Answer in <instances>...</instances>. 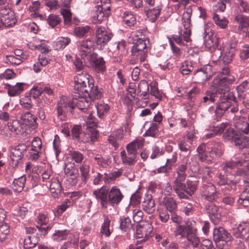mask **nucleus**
<instances>
[{
  "label": "nucleus",
  "instance_id": "4468645a",
  "mask_svg": "<svg viewBox=\"0 0 249 249\" xmlns=\"http://www.w3.org/2000/svg\"><path fill=\"white\" fill-rule=\"evenodd\" d=\"M96 42L98 45H106L112 38V34L105 27L99 26L96 30Z\"/></svg>",
  "mask_w": 249,
  "mask_h": 249
},
{
  "label": "nucleus",
  "instance_id": "a19ab883",
  "mask_svg": "<svg viewBox=\"0 0 249 249\" xmlns=\"http://www.w3.org/2000/svg\"><path fill=\"white\" fill-rule=\"evenodd\" d=\"M221 95L219 93H215L214 90H207L206 92L205 96L203 97V102L213 103L216 101L218 99H220Z\"/></svg>",
  "mask_w": 249,
  "mask_h": 249
},
{
  "label": "nucleus",
  "instance_id": "69168bd1",
  "mask_svg": "<svg viewBox=\"0 0 249 249\" xmlns=\"http://www.w3.org/2000/svg\"><path fill=\"white\" fill-rule=\"evenodd\" d=\"M71 205V202L69 199H66L61 205L58 206L55 212V214L57 215H61L67 208Z\"/></svg>",
  "mask_w": 249,
  "mask_h": 249
},
{
  "label": "nucleus",
  "instance_id": "5fc2aeb1",
  "mask_svg": "<svg viewBox=\"0 0 249 249\" xmlns=\"http://www.w3.org/2000/svg\"><path fill=\"white\" fill-rule=\"evenodd\" d=\"M122 162L124 164L132 165H134L136 162V160L132 157L128 156L125 150H123L120 153Z\"/></svg>",
  "mask_w": 249,
  "mask_h": 249
},
{
  "label": "nucleus",
  "instance_id": "de8ad7c7",
  "mask_svg": "<svg viewBox=\"0 0 249 249\" xmlns=\"http://www.w3.org/2000/svg\"><path fill=\"white\" fill-rule=\"evenodd\" d=\"M10 227L6 223H3L0 226V243L6 240L9 236Z\"/></svg>",
  "mask_w": 249,
  "mask_h": 249
},
{
  "label": "nucleus",
  "instance_id": "7c9ffc66",
  "mask_svg": "<svg viewBox=\"0 0 249 249\" xmlns=\"http://www.w3.org/2000/svg\"><path fill=\"white\" fill-rule=\"evenodd\" d=\"M24 83H17L15 86L8 85V94L10 96L18 95L23 90Z\"/></svg>",
  "mask_w": 249,
  "mask_h": 249
},
{
  "label": "nucleus",
  "instance_id": "3c124183",
  "mask_svg": "<svg viewBox=\"0 0 249 249\" xmlns=\"http://www.w3.org/2000/svg\"><path fill=\"white\" fill-rule=\"evenodd\" d=\"M72 136L73 139H76L79 142H82L83 134L84 132L82 131V127L81 125H76L73 127L71 129Z\"/></svg>",
  "mask_w": 249,
  "mask_h": 249
},
{
  "label": "nucleus",
  "instance_id": "37998d69",
  "mask_svg": "<svg viewBox=\"0 0 249 249\" xmlns=\"http://www.w3.org/2000/svg\"><path fill=\"white\" fill-rule=\"evenodd\" d=\"M70 234V231L67 230H56L52 235V238L53 240L61 241L66 239Z\"/></svg>",
  "mask_w": 249,
  "mask_h": 249
},
{
  "label": "nucleus",
  "instance_id": "423d86ee",
  "mask_svg": "<svg viewBox=\"0 0 249 249\" xmlns=\"http://www.w3.org/2000/svg\"><path fill=\"white\" fill-rule=\"evenodd\" d=\"M213 239L216 246L222 249L223 246L231 240L232 236L226 230L222 227L215 228L213 231Z\"/></svg>",
  "mask_w": 249,
  "mask_h": 249
},
{
  "label": "nucleus",
  "instance_id": "f3484780",
  "mask_svg": "<svg viewBox=\"0 0 249 249\" xmlns=\"http://www.w3.org/2000/svg\"><path fill=\"white\" fill-rule=\"evenodd\" d=\"M232 234L236 238L247 240L249 238V222H242L233 229Z\"/></svg>",
  "mask_w": 249,
  "mask_h": 249
},
{
  "label": "nucleus",
  "instance_id": "9d476101",
  "mask_svg": "<svg viewBox=\"0 0 249 249\" xmlns=\"http://www.w3.org/2000/svg\"><path fill=\"white\" fill-rule=\"evenodd\" d=\"M192 13V8L188 7L186 9L185 11L183 13L182 18V24L184 29L186 30L183 34V40L187 43L191 40L190 38L191 32L189 29V28L191 23Z\"/></svg>",
  "mask_w": 249,
  "mask_h": 249
},
{
  "label": "nucleus",
  "instance_id": "20e7f679",
  "mask_svg": "<svg viewBox=\"0 0 249 249\" xmlns=\"http://www.w3.org/2000/svg\"><path fill=\"white\" fill-rule=\"evenodd\" d=\"M237 44V41L236 40L231 39L219 48L220 57L225 64H228L232 61L236 51Z\"/></svg>",
  "mask_w": 249,
  "mask_h": 249
},
{
  "label": "nucleus",
  "instance_id": "cd10ccee",
  "mask_svg": "<svg viewBox=\"0 0 249 249\" xmlns=\"http://www.w3.org/2000/svg\"><path fill=\"white\" fill-rule=\"evenodd\" d=\"M90 168V165L85 161L83 162L79 167L81 180L82 182L84 184L86 183L90 177L89 173Z\"/></svg>",
  "mask_w": 249,
  "mask_h": 249
},
{
  "label": "nucleus",
  "instance_id": "72a5a7b5",
  "mask_svg": "<svg viewBox=\"0 0 249 249\" xmlns=\"http://www.w3.org/2000/svg\"><path fill=\"white\" fill-rule=\"evenodd\" d=\"M163 205L165 207V210L173 213L177 210V204L176 200L172 197H165L162 201Z\"/></svg>",
  "mask_w": 249,
  "mask_h": 249
},
{
  "label": "nucleus",
  "instance_id": "c9c22d12",
  "mask_svg": "<svg viewBox=\"0 0 249 249\" xmlns=\"http://www.w3.org/2000/svg\"><path fill=\"white\" fill-rule=\"evenodd\" d=\"M25 176H21L17 179H15L13 182V189L15 192H20L23 189L26 182Z\"/></svg>",
  "mask_w": 249,
  "mask_h": 249
},
{
  "label": "nucleus",
  "instance_id": "0e129e2a",
  "mask_svg": "<svg viewBox=\"0 0 249 249\" xmlns=\"http://www.w3.org/2000/svg\"><path fill=\"white\" fill-rule=\"evenodd\" d=\"M173 190L180 199L189 198L190 196L186 193V190H187L186 185H185L184 188H181L180 187L175 185L173 187Z\"/></svg>",
  "mask_w": 249,
  "mask_h": 249
},
{
  "label": "nucleus",
  "instance_id": "5701e85b",
  "mask_svg": "<svg viewBox=\"0 0 249 249\" xmlns=\"http://www.w3.org/2000/svg\"><path fill=\"white\" fill-rule=\"evenodd\" d=\"M202 197L203 199L210 202L215 200L218 197L215 186L212 184L206 185L202 194Z\"/></svg>",
  "mask_w": 249,
  "mask_h": 249
},
{
  "label": "nucleus",
  "instance_id": "052dcab7",
  "mask_svg": "<svg viewBox=\"0 0 249 249\" xmlns=\"http://www.w3.org/2000/svg\"><path fill=\"white\" fill-rule=\"evenodd\" d=\"M47 20L49 25L52 28H54L60 23L61 18L58 15L51 14L48 16Z\"/></svg>",
  "mask_w": 249,
  "mask_h": 249
},
{
  "label": "nucleus",
  "instance_id": "f257e3e1",
  "mask_svg": "<svg viewBox=\"0 0 249 249\" xmlns=\"http://www.w3.org/2000/svg\"><path fill=\"white\" fill-rule=\"evenodd\" d=\"M74 90L75 94L71 103L68 104L71 112L77 108L83 112L89 107L91 101L100 98L102 92L94 86L92 77L86 72H82L74 78Z\"/></svg>",
  "mask_w": 249,
  "mask_h": 249
},
{
  "label": "nucleus",
  "instance_id": "393cba45",
  "mask_svg": "<svg viewBox=\"0 0 249 249\" xmlns=\"http://www.w3.org/2000/svg\"><path fill=\"white\" fill-rule=\"evenodd\" d=\"M17 22L14 12H11L6 16L0 17V28L2 27H11Z\"/></svg>",
  "mask_w": 249,
  "mask_h": 249
},
{
  "label": "nucleus",
  "instance_id": "49530a36",
  "mask_svg": "<svg viewBox=\"0 0 249 249\" xmlns=\"http://www.w3.org/2000/svg\"><path fill=\"white\" fill-rule=\"evenodd\" d=\"M60 13L63 16L64 24L70 26L72 23V13L69 9L61 8Z\"/></svg>",
  "mask_w": 249,
  "mask_h": 249
},
{
  "label": "nucleus",
  "instance_id": "dca6fc26",
  "mask_svg": "<svg viewBox=\"0 0 249 249\" xmlns=\"http://www.w3.org/2000/svg\"><path fill=\"white\" fill-rule=\"evenodd\" d=\"M234 20L238 26L235 25L233 27L232 30L234 32L240 34L245 32L249 27V17L239 14L235 16Z\"/></svg>",
  "mask_w": 249,
  "mask_h": 249
},
{
  "label": "nucleus",
  "instance_id": "e2e57ef3",
  "mask_svg": "<svg viewBox=\"0 0 249 249\" xmlns=\"http://www.w3.org/2000/svg\"><path fill=\"white\" fill-rule=\"evenodd\" d=\"M7 0H0V17H3L14 12L10 7L6 4Z\"/></svg>",
  "mask_w": 249,
  "mask_h": 249
},
{
  "label": "nucleus",
  "instance_id": "79ce46f5",
  "mask_svg": "<svg viewBox=\"0 0 249 249\" xmlns=\"http://www.w3.org/2000/svg\"><path fill=\"white\" fill-rule=\"evenodd\" d=\"M38 243V239L34 235H28L24 240V249H29L35 247Z\"/></svg>",
  "mask_w": 249,
  "mask_h": 249
},
{
  "label": "nucleus",
  "instance_id": "864d4df0",
  "mask_svg": "<svg viewBox=\"0 0 249 249\" xmlns=\"http://www.w3.org/2000/svg\"><path fill=\"white\" fill-rule=\"evenodd\" d=\"M70 158L77 163H80L84 159V155L78 151H70L69 153Z\"/></svg>",
  "mask_w": 249,
  "mask_h": 249
},
{
  "label": "nucleus",
  "instance_id": "9b49d317",
  "mask_svg": "<svg viewBox=\"0 0 249 249\" xmlns=\"http://www.w3.org/2000/svg\"><path fill=\"white\" fill-rule=\"evenodd\" d=\"M89 64L98 73H104L106 70V62L102 56H98L96 53H93L88 59Z\"/></svg>",
  "mask_w": 249,
  "mask_h": 249
},
{
  "label": "nucleus",
  "instance_id": "a211bd4d",
  "mask_svg": "<svg viewBox=\"0 0 249 249\" xmlns=\"http://www.w3.org/2000/svg\"><path fill=\"white\" fill-rule=\"evenodd\" d=\"M153 230L152 226L148 222L139 224L137 227L136 237L142 238L141 241H145L149 237Z\"/></svg>",
  "mask_w": 249,
  "mask_h": 249
},
{
  "label": "nucleus",
  "instance_id": "e433bc0d",
  "mask_svg": "<svg viewBox=\"0 0 249 249\" xmlns=\"http://www.w3.org/2000/svg\"><path fill=\"white\" fill-rule=\"evenodd\" d=\"M217 183L219 186L227 185V187L229 188L230 187L232 188V186L235 187L236 182L228 179L225 175L220 173L218 176Z\"/></svg>",
  "mask_w": 249,
  "mask_h": 249
},
{
  "label": "nucleus",
  "instance_id": "58836bf2",
  "mask_svg": "<svg viewBox=\"0 0 249 249\" xmlns=\"http://www.w3.org/2000/svg\"><path fill=\"white\" fill-rule=\"evenodd\" d=\"M23 123L26 125L35 126L36 125V118L29 112L25 113L21 117Z\"/></svg>",
  "mask_w": 249,
  "mask_h": 249
},
{
  "label": "nucleus",
  "instance_id": "6e6552de",
  "mask_svg": "<svg viewBox=\"0 0 249 249\" xmlns=\"http://www.w3.org/2000/svg\"><path fill=\"white\" fill-rule=\"evenodd\" d=\"M108 186L104 185L93 191L92 196L100 204L101 208L106 209L108 207Z\"/></svg>",
  "mask_w": 249,
  "mask_h": 249
},
{
  "label": "nucleus",
  "instance_id": "2f4dec72",
  "mask_svg": "<svg viewBox=\"0 0 249 249\" xmlns=\"http://www.w3.org/2000/svg\"><path fill=\"white\" fill-rule=\"evenodd\" d=\"M209 145L210 147L209 150L215 159L222 155V147L221 143L212 142L209 143Z\"/></svg>",
  "mask_w": 249,
  "mask_h": 249
},
{
  "label": "nucleus",
  "instance_id": "680f3d73",
  "mask_svg": "<svg viewBox=\"0 0 249 249\" xmlns=\"http://www.w3.org/2000/svg\"><path fill=\"white\" fill-rule=\"evenodd\" d=\"M194 69L191 63L188 61H185L182 63L180 68V71L182 75H188L193 71Z\"/></svg>",
  "mask_w": 249,
  "mask_h": 249
},
{
  "label": "nucleus",
  "instance_id": "a18cd8bd",
  "mask_svg": "<svg viewBox=\"0 0 249 249\" xmlns=\"http://www.w3.org/2000/svg\"><path fill=\"white\" fill-rule=\"evenodd\" d=\"M122 174V169H118L109 174L105 173V177L103 178V179L105 183H108L111 181H114L117 178L121 176Z\"/></svg>",
  "mask_w": 249,
  "mask_h": 249
},
{
  "label": "nucleus",
  "instance_id": "338daca9",
  "mask_svg": "<svg viewBox=\"0 0 249 249\" xmlns=\"http://www.w3.org/2000/svg\"><path fill=\"white\" fill-rule=\"evenodd\" d=\"M71 41V39L68 37L58 38L55 42V48L56 50L64 49Z\"/></svg>",
  "mask_w": 249,
  "mask_h": 249
},
{
  "label": "nucleus",
  "instance_id": "8fccbe9b",
  "mask_svg": "<svg viewBox=\"0 0 249 249\" xmlns=\"http://www.w3.org/2000/svg\"><path fill=\"white\" fill-rule=\"evenodd\" d=\"M160 8L159 6L153 8H149L148 10H145L146 14L148 18L152 21H154L157 18V17L159 16Z\"/></svg>",
  "mask_w": 249,
  "mask_h": 249
},
{
  "label": "nucleus",
  "instance_id": "09e8293b",
  "mask_svg": "<svg viewBox=\"0 0 249 249\" xmlns=\"http://www.w3.org/2000/svg\"><path fill=\"white\" fill-rule=\"evenodd\" d=\"M236 97L234 96V99H231L230 98L227 99H218L217 105L221 108L222 109L226 111L231 106V101H235Z\"/></svg>",
  "mask_w": 249,
  "mask_h": 249
},
{
  "label": "nucleus",
  "instance_id": "bb28decb",
  "mask_svg": "<svg viewBox=\"0 0 249 249\" xmlns=\"http://www.w3.org/2000/svg\"><path fill=\"white\" fill-rule=\"evenodd\" d=\"M70 103L71 102L67 103L64 99H61L58 102L56 109L58 116L60 117V119L65 117V113L68 109L71 111V107L68 106Z\"/></svg>",
  "mask_w": 249,
  "mask_h": 249
},
{
  "label": "nucleus",
  "instance_id": "4d7b16f0",
  "mask_svg": "<svg viewBox=\"0 0 249 249\" xmlns=\"http://www.w3.org/2000/svg\"><path fill=\"white\" fill-rule=\"evenodd\" d=\"M177 176L174 181V184L175 185L180 187L181 188H184L185 187V183L183 182L185 180L186 178V173H181L179 172H176Z\"/></svg>",
  "mask_w": 249,
  "mask_h": 249
},
{
  "label": "nucleus",
  "instance_id": "6e6d98bb",
  "mask_svg": "<svg viewBox=\"0 0 249 249\" xmlns=\"http://www.w3.org/2000/svg\"><path fill=\"white\" fill-rule=\"evenodd\" d=\"M226 128V131L223 135V138L225 140H231L234 141L235 138L237 137L239 134L236 130L234 131L233 128L228 127Z\"/></svg>",
  "mask_w": 249,
  "mask_h": 249
},
{
  "label": "nucleus",
  "instance_id": "c85d7f7f",
  "mask_svg": "<svg viewBox=\"0 0 249 249\" xmlns=\"http://www.w3.org/2000/svg\"><path fill=\"white\" fill-rule=\"evenodd\" d=\"M199 89L195 87L187 93V99L189 100V102L186 107L187 110H190L194 106L196 97L199 93Z\"/></svg>",
  "mask_w": 249,
  "mask_h": 249
},
{
  "label": "nucleus",
  "instance_id": "ddd939ff",
  "mask_svg": "<svg viewBox=\"0 0 249 249\" xmlns=\"http://www.w3.org/2000/svg\"><path fill=\"white\" fill-rule=\"evenodd\" d=\"M26 146L24 144H19L18 146L12 148L11 150L10 158L11 160V165L16 167L22 160Z\"/></svg>",
  "mask_w": 249,
  "mask_h": 249
},
{
  "label": "nucleus",
  "instance_id": "774afa93",
  "mask_svg": "<svg viewBox=\"0 0 249 249\" xmlns=\"http://www.w3.org/2000/svg\"><path fill=\"white\" fill-rule=\"evenodd\" d=\"M110 223L109 219L107 217H105L101 227V232L106 236H109L111 233L109 230Z\"/></svg>",
  "mask_w": 249,
  "mask_h": 249
},
{
  "label": "nucleus",
  "instance_id": "c756f323",
  "mask_svg": "<svg viewBox=\"0 0 249 249\" xmlns=\"http://www.w3.org/2000/svg\"><path fill=\"white\" fill-rule=\"evenodd\" d=\"M235 126L236 131L239 132L238 134L242 133L243 134H247L249 133V124L245 121L244 117L240 118L239 121L236 122Z\"/></svg>",
  "mask_w": 249,
  "mask_h": 249
},
{
  "label": "nucleus",
  "instance_id": "f03ea898",
  "mask_svg": "<svg viewBox=\"0 0 249 249\" xmlns=\"http://www.w3.org/2000/svg\"><path fill=\"white\" fill-rule=\"evenodd\" d=\"M236 78L234 75H229L228 76L221 77L219 75L214 78L212 83V86L214 88L215 93H219L220 99H232L234 98V95L232 92L230 91V86L233 84Z\"/></svg>",
  "mask_w": 249,
  "mask_h": 249
},
{
  "label": "nucleus",
  "instance_id": "13d9d810",
  "mask_svg": "<svg viewBox=\"0 0 249 249\" xmlns=\"http://www.w3.org/2000/svg\"><path fill=\"white\" fill-rule=\"evenodd\" d=\"M90 29V27L88 25L79 26L74 28V32L76 36L81 37L86 36L89 32Z\"/></svg>",
  "mask_w": 249,
  "mask_h": 249
},
{
  "label": "nucleus",
  "instance_id": "1a4fd4ad",
  "mask_svg": "<svg viewBox=\"0 0 249 249\" xmlns=\"http://www.w3.org/2000/svg\"><path fill=\"white\" fill-rule=\"evenodd\" d=\"M211 23H207L204 26L203 33L204 43L206 47L211 48L217 47L218 45V38L213 35V32L211 28Z\"/></svg>",
  "mask_w": 249,
  "mask_h": 249
},
{
  "label": "nucleus",
  "instance_id": "a878e982",
  "mask_svg": "<svg viewBox=\"0 0 249 249\" xmlns=\"http://www.w3.org/2000/svg\"><path fill=\"white\" fill-rule=\"evenodd\" d=\"M245 163V160L238 159L231 160L229 161L224 162L222 165V169L226 172H230L231 170L236 167L243 165Z\"/></svg>",
  "mask_w": 249,
  "mask_h": 249
},
{
  "label": "nucleus",
  "instance_id": "f704fd0d",
  "mask_svg": "<svg viewBox=\"0 0 249 249\" xmlns=\"http://www.w3.org/2000/svg\"><path fill=\"white\" fill-rule=\"evenodd\" d=\"M8 127L15 135H19L23 132L22 125L18 120L8 123Z\"/></svg>",
  "mask_w": 249,
  "mask_h": 249
},
{
  "label": "nucleus",
  "instance_id": "39448f33",
  "mask_svg": "<svg viewBox=\"0 0 249 249\" xmlns=\"http://www.w3.org/2000/svg\"><path fill=\"white\" fill-rule=\"evenodd\" d=\"M101 6L98 5L92 18V22L100 24L109 15L110 0H101Z\"/></svg>",
  "mask_w": 249,
  "mask_h": 249
},
{
  "label": "nucleus",
  "instance_id": "4be33fe9",
  "mask_svg": "<svg viewBox=\"0 0 249 249\" xmlns=\"http://www.w3.org/2000/svg\"><path fill=\"white\" fill-rule=\"evenodd\" d=\"M82 142H94L97 141L99 136L98 132L95 128L90 126H87V129L84 133L82 134Z\"/></svg>",
  "mask_w": 249,
  "mask_h": 249
},
{
  "label": "nucleus",
  "instance_id": "aec40b11",
  "mask_svg": "<svg viewBox=\"0 0 249 249\" xmlns=\"http://www.w3.org/2000/svg\"><path fill=\"white\" fill-rule=\"evenodd\" d=\"M143 210L148 214L153 213L156 209L155 201L151 194H145L142 202Z\"/></svg>",
  "mask_w": 249,
  "mask_h": 249
},
{
  "label": "nucleus",
  "instance_id": "6ab92c4d",
  "mask_svg": "<svg viewBox=\"0 0 249 249\" xmlns=\"http://www.w3.org/2000/svg\"><path fill=\"white\" fill-rule=\"evenodd\" d=\"M205 210L211 221L214 225L218 224L220 220V213L218 207L213 203H209L205 205Z\"/></svg>",
  "mask_w": 249,
  "mask_h": 249
},
{
  "label": "nucleus",
  "instance_id": "473e14b6",
  "mask_svg": "<svg viewBox=\"0 0 249 249\" xmlns=\"http://www.w3.org/2000/svg\"><path fill=\"white\" fill-rule=\"evenodd\" d=\"M249 138L243 134H239L234 141V144L238 146L239 149L244 148H249V143H248Z\"/></svg>",
  "mask_w": 249,
  "mask_h": 249
},
{
  "label": "nucleus",
  "instance_id": "2eb2a0df",
  "mask_svg": "<svg viewBox=\"0 0 249 249\" xmlns=\"http://www.w3.org/2000/svg\"><path fill=\"white\" fill-rule=\"evenodd\" d=\"M196 225V222L192 219H188L184 225L178 224L174 231V235L176 237H179L180 238H184L188 232H189V229L191 226L193 227Z\"/></svg>",
  "mask_w": 249,
  "mask_h": 249
},
{
  "label": "nucleus",
  "instance_id": "c03bdc74",
  "mask_svg": "<svg viewBox=\"0 0 249 249\" xmlns=\"http://www.w3.org/2000/svg\"><path fill=\"white\" fill-rule=\"evenodd\" d=\"M96 108L98 116L102 118L107 114L110 108L107 104L101 102L96 105Z\"/></svg>",
  "mask_w": 249,
  "mask_h": 249
},
{
  "label": "nucleus",
  "instance_id": "f8f14e48",
  "mask_svg": "<svg viewBox=\"0 0 249 249\" xmlns=\"http://www.w3.org/2000/svg\"><path fill=\"white\" fill-rule=\"evenodd\" d=\"M108 206L118 205L124 198V195L118 187L114 186L110 188L108 187Z\"/></svg>",
  "mask_w": 249,
  "mask_h": 249
},
{
  "label": "nucleus",
  "instance_id": "4c0bfd02",
  "mask_svg": "<svg viewBox=\"0 0 249 249\" xmlns=\"http://www.w3.org/2000/svg\"><path fill=\"white\" fill-rule=\"evenodd\" d=\"M122 18L124 24L129 27L134 26L136 23L135 16L131 12H124Z\"/></svg>",
  "mask_w": 249,
  "mask_h": 249
},
{
  "label": "nucleus",
  "instance_id": "0eeeda50",
  "mask_svg": "<svg viewBox=\"0 0 249 249\" xmlns=\"http://www.w3.org/2000/svg\"><path fill=\"white\" fill-rule=\"evenodd\" d=\"M94 46L93 40L87 39L79 42L78 45L79 55L84 61L88 60L90 55L93 53L92 52Z\"/></svg>",
  "mask_w": 249,
  "mask_h": 249
},
{
  "label": "nucleus",
  "instance_id": "7ed1b4c3",
  "mask_svg": "<svg viewBox=\"0 0 249 249\" xmlns=\"http://www.w3.org/2000/svg\"><path fill=\"white\" fill-rule=\"evenodd\" d=\"M133 39V45L131 50L132 55L141 62H143L147 56L146 39L142 34L140 36L138 34H135Z\"/></svg>",
  "mask_w": 249,
  "mask_h": 249
},
{
  "label": "nucleus",
  "instance_id": "b1692460",
  "mask_svg": "<svg viewBox=\"0 0 249 249\" xmlns=\"http://www.w3.org/2000/svg\"><path fill=\"white\" fill-rule=\"evenodd\" d=\"M195 74L199 77L202 81H207L213 75L212 67L209 64L205 65L202 68L197 70Z\"/></svg>",
  "mask_w": 249,
  "mask_h": 249
},
{
  "label": "nucleus",
  "instance_id": "412c9836",
  "mask_svg": "<svg viewBox=\"0 0 249 249\" xmlns=\"http://www.w3.org/2000/svg\"><path fill=\"white\" fill-rule=\"evenodd\" d=\"M190 228L189 229V232H188L185 238H186L189 243L194 248H197L198 247L200 241V238L197 235V230L196 228V225L194 226L193 227L191 226Z\"/></svg>",
  "mask_w": 249,
  "mask_h": 249
},
{
  "label": "nucleus",
  "instance_id": "bf43d9fd",
  "mask_svg": "<svg viewBox=\"0 0 249 249\" xmlns=\"http://www.w3.org/2000/svg\"><path fill=\"white\" fill-rule=\"evenodd\" d=\"M94 160L100 167L104 168H107L111 163V160L109 159H105L100 156H95Z\"/></svg>",
  "mask_w": 249,
  "mask_h": 249
},
{
  "label": "nucleus",
  "instance_id": "ea45409f",
  "mask_svg": "<svg viewBox=\"0 0 249 249\" xmlns=\"http://www.w3.org/2000/svg\"><path fill=\"white\" fill-rule=\"evenodd\" d=\"M138 92L140 93L141 96L146 99L149 94V85L145 80H142L138 85Z\"/></svg>",
  "mask_w": 249,
  "mask_h": 249
},
{
  "label": "nucleus",
  "instance_id": "603ef678",
  "mask_svg": "<svg viewBox=\"0 0 249 249\" xmlns=\"http://www.w3.org/2000/svg\"><path fill=\"white\" fill-rule=\"evenodd\" d=\"M213 19L215 24L221 28H225L228 25V20L225 17H220L216 13L214 14Z\"/></svg>",
  "mask_w": 249,
  "mask_h": 249
}]
</instances>
